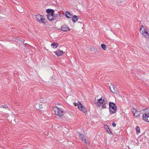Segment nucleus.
<instances>
[{
    "label": "nucleus",
    "instance_id": "1",
    "mask_svg": "<svg viewBox=\"0 0 149 149\" xmlns=\"http://www.w3.org/2000/svg\"><path fill=\"white\" fill-rule=\"evenodd\" d=\"M109 113L112 114L116 113L117 111V106L113 102H109Z\"/></svg>",
    "mask_w": 149,
    "mask_h": 149
},
{
    "label": "nucleus",
    "instance_id": "2",
    "mask_svg": "<svg viewBox=\"0 0 149 149\" xmlns=\"http://www.w3.org/2000/svg\"><path fill=\"white\" fill-rule=\"evenodd\" d=\"M53 109L56 115L60 117L63 115V111L61 108L56 106L54 107Z\"/></svg>",
    "mask_w": 149,
    "mask_h": 149
},
{
    "label": "nucleus",
    "instance_id": "3",
    "mask_svg": "<svg viewBox=\"0 0 149 149\" xmlns=\"http://www.w3.org/2000/svg\"><path fill=\"white\" fill-rule=\"evenodd\" d=\"M140 31L143 36L149 38V33L147 29H145L143 26L142 25L141 27Z\"/></svg>",
    "mask_w": 149,
    "mask_h": 149
},
{
    "label": "nucleus",
    "instance_id": "4",
    "mask_svg": "<svg viewBox=\"0 0 149 149\" xmlns=\"http://www.w3.org/2000/svg\"><path fill=\"white\" fill-rule=\"evenodd\" d=\"M144 111V113L143 114V120L149 122V109H145Z\"/></svg>",
    "mask_w": 149,
    "mask_h": 149
},
{
    "label": "nucleus",
    "instance_id": "5",
    "mask_svg": "<svg viewBox=\"0 0 149 149\" xmlns=\"http://www.w3.org/2000/svg\"><path fill=\"white\" fill-rule=\"evenodd\" d=\"M98 101L97 102L95 101V104L97 107H100L101 106V104H103L104 103H107V101L105 100L104 97L100 98L97 100Z\"/></svg>",
    "mask_w": 149,
    "mask_h": 149
},
{
    "label": "nucleus",
    "instance_id": "6",
    "mask_svg": "<svg viewBox=\"0 0 149 149\" xmlns=\"http://www.w3.org/2000/svg\"><path fill=\"white\" fill-rule=\"evenodd\" d=\"M78 108L83 112L86 113L87 112V110L86 108L84 107L80 102H78L77 103Z\"/></svg>",
    "mask_w": 149,
    "mask_h": 149
},
{
    "label": "nucleus",
    "instance_id": "7",
    "mask_svg": "<svg viewBox=\"0 0 149 149\" xmlns=\"http://www.w3.org/2000/svg\"><path fill=\"white\" fill-rule=\"evenodd\" d=\"M110 89L111 92L115 94L118 92V90L117 87L114 85L112 84L109 87Z\"/></svg>",
    "mask_w": 149,
    "mask_h": 149
},
{
    "label": "nucleus",
    "instance_id": "8",
    "mask_svg": "<svg viewBox=\"0 0 149 149\" xmlns=\"http://www.w3.org/2000/svg\"><path fill=\"white\" fill-rule=\"evenodd\" d=\"M42 17L43 16L40 15H37L36 16V20L40 23H44V22L43 21L44 19H43Z\"/></svg>",
    "mask_w": 149,
    "mask_h": 149
},
{
    "label": "nucleus",
    "instance_id": "9",
    "mask_svg": "<svg viewBox=\"0 0 149 149\" xmlns=\"http://www.w3.org/2000/svg\"><path fill=\"white\" fill-rule=\"evenodd\" d=\"M134 116L137 117L140 116L141 114L140 111H137L135 109L133 108L132 110Z\"/></svg>",
    "mask_w": 149,
    "mask_h": 149
},
{
    "label": "nucleus",
    "instance_id": "10",
    "mask_svg": "<svg viewBox=\"0 0 149 149\" xmlns=\"http://www.w3.org/2000/svg\"><path fill=\"white\" fill-rule=\"evenodd\" d=\"M80 138L86 144H88V142L87 141L84 136L83 134H81L80 133H79Z\"/></svg>",
    "mask_w": 149,
    "mask_h": 149
},
{
    "label": "nucleus",
    "instance_id": "11",
    "mask_svg": "<svg viewBox=\"0 0 149 149\" xmlns=\"http://www.w3.org/2000/svg\"><path fill=\"white\" fill-rule=\"evenodd\" d=\"M61 29L63 31H66L69 30V29L66 25H64L61 27Z\"/></svg>",
    "mask_w": 149,
    "mask_h": 149
},
{
    "label": "nucleus",
    "instance_id": "12",
    "mask_svg": "<svg viewBox=\"0 0 149 149\" xmlns=\"http://www.w3.org/2000/svg\"><path fill=\"white\" fill-rule=\"evenodd\" d=\"M54 53L56 55L58 56H60L63 54V51L60 50H58L56 51Z\"/></svg>",
    "mask_w": 149,
    "mask_h": 149
},
{
    "label": "nucleus",
    "instance_id": "13",
    "mask_svg": "<svg viewBox=\"0 0 149 149\" xmlns=\"http://www.w3.org/2000/svg\"><path fill=\"white\" fill-rule=\"evenodd\" d=\"M47 19L50 21H53L55 20L53 14L48 15H47Z\"/></svg>",
    "mask_w": 149,
    "mask_h": 149
},
{
    "label": "nucleus",
    "instance_id": "14",
    "mask_svg": "<svg viewBox=\"0 0 149 149\" xmlns=\"http://www.w3.org/2000/svg\"><path fill=\"white\" fill-rule=\"evenodd\" d=\"M35 107L37 109H40L42 108V106L41 104H36L35 105Z\"/></svg>",
    "mask_w": 149,
    "mask_h": 149
},
{
    "label": "nucleus",
    "instance_id": "15",
    "mask_svg": "<svg viewBox=\"0 0 149 149\" xmlns=\"http://www.w3.org/2000/svg\"><path fill=\"white\" fill-rule=\"evenodd\" d=\"M65 15L68 18H71L72 17V15L69 12H66Z\"/></svg>",
    "mask_w": 149,
    "mask_h": 149
},
{
    "label": "nucleus",
    "instance_id": "16",
    "mask_svg": "<svg viewBox=\"0 0 149 149\" xmlns=\"http://www.w3.org/2000/svg\"><path fill=\"white\" fill-rule=\"evenodd\" d=\"M78 17L77 16L74 15L72 18V21L73 22H76L78 20Z\"/></svg>",
    "mask_w": 149,
    "mask_h": 149
},
{
    "label": "nucleus",
    "instance_id": "17",
    "mask_svg": "<svg viewBox=\"0 0 149 149\" xmlns=\"http://www.w3.org/2000/svg\"><path fill=\"white\" fill-rule=\"evenodd\" d=\"M46 12L48 13H51V14H53L54 11L52 9H47L46 10Z\"/></svg>",
    "mask_w": 149,
    "mask_h": 149
},
{
    "label": "nucleus",
    "instance_id": "18",
    "mask_svg": "<svg viewBox=\"0 0 149 149\" xmlns=\"http://www.w3.org/2000/svg\"><path fill=\"white\" fill-rule=\"evenodd\" d=\"M58 43L54 42L51 44V46L53 48H55L58 47Z\"/></svg>",
    "mask_w": 149,
    "mask_h": 149
},
{
    "label": "nucleus",
    "instance_id": "19",
    "mask_svg": "<svg viewBox=\"0 0 149 149\" xmlns=\"http://www.w3.org/2000/svg\"><path fill=\"white\" fill-rule=\"evenodd\" d=\"M107 104V103H103V104L101 106L102 108L103 109L106 108Z\"/></svg>",
    "mask_w": 149,
    "mask_h": 149
},
{
    "label": "nucleus",
    "instance_id": "20",
    "mask_svg": "<svg viewBox=\"0 0 149 149\" xmlns=\"http://www.w3.org/2000/svg\"><path fill=\"white\" fill-rule=\"evenodd\" d=\"M136 132L137 133H139L140 132V128L138 126H137L136 127Z\"/></svg>",
    "mask_w": 149,
    "mask_h": 149
},
{
    "label": "nucleus",
    "instance_id": "21",
    "mask_svg": "<svg viewBox=\"0 0 149 149\" xmlns=\"http://www.w3.org/2000/svg\"><path fill=\"white\" fill-rule=\"evenodd\" d=\"M101 47L102 48V49L104 50H106V46L104 44H102L101 45Z\"/></svg>",
    "mask_w": 149,
    "mask_h": 149
},
{
    "label": "nucleus",
    "instance_id": "22",
    "mask_svg": "<svg viewBox=\"0 0 149 149\" xmlns=\"http://www.w3.org/2000/svg\"><path fill=\"white\" fill-rule=\"evenodd\" d=\"M107 132L109 134H111L112 133V132L110 130V129L109 128L108 129L106 130Z\"/></svg>",
    "mask_w": 149,
    "mask_h": 149
},
{
    "label": "nucleus",
    "instance_id": "23",
    "mask_svg": "<svg viewBox=\"0 0 149 149\" xmlns=\"http://www.w3.org/2000/svg\"><path fill=\"white\" fill-rule=\"evenodd\" d=\"M1 107H3V108H6L8 107V106L6 105H3Z\"/></svg>",
    "mask_w": 149,
    "mask_h": 149
},
{
    "label": "nucleus",
    "instance_id": "24",
    "mask_svg": "<svg viewBox=\"0 0 149 149\" xmlns=\"http://www.w3.org/2000/svg\"><path fill=\"white\" fill-rule=\"evenodd\" d=\"M104 127L106 129V130H107L109 128L108 126L107 125H104Z\"/></svg>",
    "mask_w": 149,
    "mask_h": 149
},
{
    "label": "nucleus",
    "instance_id": "25",
    "mask_svg": "<svg viewBox=\"0 0 149 149\" xmlns=\"http://www.w3.org/2000/svg\"><path fill=\"white\" fill-rule=\"evenodd\" d=\"M112 126H113V127H116V124L113 122L112 123Z\"/></svg>",
    "mask_w": 149,
    "mask_h": 149
},
{
    "label": "nucleus",
    "instance_id": "26",
    "mask_svg": "<svg viewBox=\"0 0 149 149\" xmlns=\"http://www.w3.org/2000/svg\"><path fill=\"white\" fill-rule=\"evenodd\" d=\"M120 2L121 3H122V2H123V1H124V0H119Z\"/></svg>",
    "mask_w": 149,
    "mask_h": 149
},
{
    "label": "nucleus",
    "instance_id": "27",
    "mask_svg": "<svg viewBox=\"0 0 149 149\" xmlns=\"http://www.w3.org/2000/svg\"><path fill=\"white\" fill-rule=\"evenodd\" d=\"M83 149H88L87 148H84Z\"/></svg>",
    "mask_w": 149,
    "mask_h": 149
},
{
    "label": "nucleus",
    "instance_id": "28",
    "mask_svg": "<svg viewBox=\"0 0 149 149\" xmlns=\"http://www.w3.org/2000/svg\"><path fill=\"white\" fill-rule=\"evenodd\" d=\"M111 110L112 111H113V110L112 109H111Z\"/></svg>",
    "mask_w": 149,
    "mask_h": 149
}]
</instances>
